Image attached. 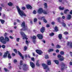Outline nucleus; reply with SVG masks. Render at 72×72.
<instances>
[{
    "label": "nucleus",
    "instance_id": "obj_19",
    "mask_svg": "<svg viewBox=\"0 0 72 72\" xmlns=\"http://www.w3.org/2000/svg\"><path fill=\"white\" fill-rule=\"evenodd\" d=\"M18 53L20 57H22V59H23V58H24V57H23V56H22V54H21V53L19 51H18Z\"/></svg>",
    "mask_w": 72,
    "mask_h": 72
},
{
    "label": "nucleus",
    "instance_id": "obj_62",
    "mask_svg": "<svg viewBox=\"0 0 72 72\" xmlns=\"http://www.w3.org/2000/svg\"><path fill=\"white\" fill-rule=\"evenodd\" d=\"M70 55L71 56V57H72V52H70Z\"/></svg>",
    "mask_w": 72,
    "mask_h": 72
},
{
    "label": "nucleus",
    "instance_id": "obj_55",
    "mask_svg": "<svg viewBox=\"0 0 72 72\" xmlns=\"http://www.w3.org/2000/svg\"><path fill=\"white\" fill-rule=\"evenodd\" d=\"M3 18H5V14H3Z\"/></svg>",
    "mask_w": 72,
    "mask_h": 72
},
{
    "label": "nucleus",
    "instance_id": "obj_12",
    "mask_svg": "<svg viewBox=\"0 0 72 72\" xmlns=\"http://www.w3.org/2000/svg\"><path fill=\"white\" fill-rule=\"evenodd\" d=\"M30 66L32 68H35V64H34L32 62H30Z\"/></svg>",
    "mask_w": 72,
    "mask_h": 72
},
{
    "label": "nucleus",
    "instance_id": "obj_18",
    "mask_svg": "<svg viewBox=\"0 0 72 72\" xmlns=\"http://www.w3.org/2000/svg\"><path fill=\"white\" fill-rule=\"evenodd\" d=\"M72 17L71 16V15H68V16L67 17V19H71V17Z\"/></svg>",
    "mask_w": 72,
    "mask_h": 72
},
{
    "label": "nucleus",
    "instance_id": "obj_57",
    "mask_svg": "<svg viewBox=\"0 0 72 72\" xmlns=\"http://www.w3.org/2000/svg\"><path fill=\"white\" fill-rule=\"evenodd\" d=\"M26 43L27 44V45H28V42L27 40H26Z\"/></svg>",
    "mask_w": 72,
    "mask_h": 72
},
{
    "label": "nucleus",
    "instance_id": "obj_29",
    "mask_svg": "<svg viewBox=\"0 0 72 72\" xmlns=\"http://www.w3.org/2000/svg\"><path fill=\"white\" fill-rule=\"evenodd\" d=\"M55 32H57V31H58V27L57 26H55Z\"/></svg>",
    "mask_w": 72,
    "mask_h": 72
},
{
    "label": "nucleus",
    "instance_id": "obj_49",
    "mask_svg": "<svg viewBox=\"0 0 72 72\" xmlns=\"http://www.w3.org/2000/svg\"><path fill=\"white\" fill-rule=\"evenodd\" d=\"M4 69L6 71V72H7V71H8V69L6 68H4Z\"/></svg>",
    "mask_w": 72,
    "mask_h": 72
},
{
    "label": "nucleus",
    "instance_id": "obj_52",
    "mask_svg": "<svg viewBox=\"0 0 72 72\" xmlns=\"http://www.w3.org/2000/svg\"><path fill=\"white\" fill-rule=\"evenodd\" d=\"M61 57H62V56H61V55H58V58H60Z\"/></svg>",
    "mask_w": 72,
    "mask_h": 72
},
{
    "label": "nucleus",
    "instance_id": "obj_43",
    "mask_svg": "<svg viewBox=\"0 0 72 72\" xmlns=\"http://www.w3.org/2000/svg\"><path fill=\"white\" fill-rule=\"evenodd\" d=\"M68 34V32H65L64 33V35H67V34Z\"/></svg>",
    "mask_w": 72,
    "mask_h": 72
},
{
    "label": "nucleus",
    "instance_id": "obj_32",
    "mask_svg": "<svg viewBox=\"0 0 72 72\" xmlns=\"http://www.w3.org/2000/svg\"><path fill=\"white\" fill-rule=\"evenodd\" d=\"M33 21L35 23H36V22H37V18H34L33 20Z\"/></svg>",
    "mask_w": 72,
    "mask_h": 72
},
{
    "label": "nucleus",
    "instance_id": "obj_4",
    "mask_svg": "<svg viewBox=\"0 0 72 72\" xmlns=\"http://www.w3.org/2000/svg\"><path fill=\"white\" fill-rule=\"evenodd\" d=\"M27 64H24L23 65L22 68L23 70L26 71H28V68H26Z\"/></svg>",
    "mask_w": 72,
    "mask_h": 72
},
{
    "label": "nucleus",
    "instance_id": "obj_59",
    "mask_svg": "<svg viewBox=\"0 0 72 72\" xmlns=\"http://www.w3.org/2000/svg\"><path fill=\"white\" fill-rule=\"evenodd\" d=\"M33 43H34V44L36 42V40H35L33 39Z\"/></svg>",
    "mask_w": 72,
    "mask_h": 72
},
{
    "label": "nucleus",
    "instance_id": "obj_10",
    "mask_svg": "<svg viewBox=\"0 0 72 72\" xmlns=\"http://www.w3.org/2000/svg\"><path fill=\"white\" fill-rule=\"evenodd\" d=\"M8 53L9 51H6V52L4 53L3 55V57L4 58H6V57H7V55H8Z\"/></svg>",
    "mask_w": 72,
    "mask_h": 72
},
{
    "label": "nucleus",
    "instance_id": "obj_40",
    "mask_svg": "<svg viewBox=\"0 0 72 72\" xmlns=\"http://www.w3.org/2000/svg\"><path fill=\"white\" fill-rule=\"evenodd\" d=\"M45 58L46 59H48V58H49V57L48 56V55H46L45 56Z\"/></svg>",
    "mask_w": 72,
    "mask_h": 72
},
{
    "label": "nucleus",
    "instance_id": "obj_11",
    "mask_svg": "<svg viewBox=\"0 0 72 72\" xmlns=\"http://www.w3.org/2000/svg\"><path fill=\"white\" fill-rule=\"evenodd\" d=\"M40 19H43L44 22L45 23L47 22V21H46V20L45 18V17H40Z\"/></svg>",
    "mask_w": 72,
    "mask_h": 72
},
{
    "label": "nucleus",
    "instance_id": "obj_14",
    "mask_svg": "<svg viewBox=\"0 0 72 72\" xmlns=\"http://www.w3.org/2000/svg\"><path fill=\"white\" fill-rule=\"evenodd\" d=\"M26 7L27 9H31L32 8V6H31L30 4L26 5Z\"/></svg>",
    "mask_w": 72,
    "mask_h": 72
},
{
    "label": "nucleus",
    "instance_id": "obj_42",
    "mask_svg": "<svg viewBox=\"0 0 72 72\" xmlns=\"http://www.w3.org/2000/svg\"><path fill=\"white\" fill-rule=\"evenodd\" d=\"M23 63V61L22 60H21L20 61V65H22V64H23V63Z\"/></svg>",
    "mask_w": 72,
    "mask_h": 72
},
{
    "label": "nucleus",
    "instance_id": "obj_56",
    "mask_svg": "<svg viewBox=\"0 0 72 72\" xmlns=\"http://www.w3.org/2000/svg\"><path fill=\"white\" fill-rule=\"evenodd\" d=\"M22 10H25L26 8L25 7H22Z\"/></svg>",
    "mask_w": 72,
    "mask_h": 72
},
{
    "label": "nucleus",
    "instance_id": "obj_28",
    "mask_svg": "<svg viewBox=\"0 0 72 72\" xmlns=\"http://www.w3.org/2000/svg\"><path fill=\"white\" fill-rule=\"evenodd\" d=\"M42 13H43V14H48L47 12L44 10H43Z\"/></svg>",
    "mask_w": 72,
    "mask_h": 72
},
{
    "label": "nucleus",
    "instance_id": "obj_44",
    "mask_svg": "<svg viewBox=\"0 0 72 72\" xmlns=\"http://www.w3.org/2000/svg\"><path fill=\"white\" fill-rule=\"evenodd\" d=\"M24 51H26V50L27 49V46H25L24 47Z\"/></svg>",
    "mask_w": 72,
    "mask_h": 72
},
{
    "label": "nucleus",
    "instance_id": "obj_61",
    "mask_svg": "<svg viewBox=\"0 0 72 72\" xmlns=\"http://www.w3.org/2000/svg\"><path fill=\"white\" fill-rule=\"evenodd\" d=\"M42 42H44V43H45V42H45V40H42Z\"/></svg>",
    "mask_w": 72,
    "mask_h": 72
},
{
    "label": "nucleus",
    "instance_id": "obj_53",
    "mask_svg": "<svg viewBox=\"0 0 72 72\" xmlns=\"http://www.w3.org/2000/svg\"><path fill=\"white\" fill-rule=\"evenodd\" d=\"M14 51H15V53H17V50H16V49H14Z\"/></svg>",
    "mask_w": 72,
    "mask_h": 72
},
{
    "label": "nucleus",
    "instance_id": "obj_17",
    "mask_svg": "<svg viewBox=\"0 0 72 72\" xmlns=\"http://www.w3.org/2000/svg\"><path fill=\"white\" fill-rule=\"evenodd\" d=\"M69 44H70V48H72V42H68L67 43L68 45H69Z\"/></svg>",
    "mask_w": 72,
    "mask_h": 72
},
{
    "label": "nucleus",
    "instance_id": "obj_33",
    "mask_svg": "<svg viewBox=\"0 0 72 72\" xmlns=\"http://www.w3.org/2000/svg\"><path fill=\"white\" fill-rule=\"evenodd\" d=\"M44 8L46 9L47 8H48V6H47V4L46 3H45L44 4Z\"/></svg>",
    "mask_w": 72,
    "mask_h": 72
},
{
    "label": "nucleus",
    "instance_id": "obj_6",
    "mask_svg": "<svg viewBox=\"0 0 72 72\" xmlns=\"http://www.w3.org/2000/svg\"><path fill=\"white\" fill-rule=\"evenodd\" d=\"M36 52L37 53L39 54V55H41L43 53V52L40 50H36Z\"/></svg>",
    "mask_w": 72,
    "mask_h": 72
},
{
    "label": "nucleus",
    "instance_id": "obj_54",
    "mask_svg": "<svg viewBox=\"0 0 72 72\" xmlns=\"http://www.w3.org/2000/svg\"><path fill=\"white\" fill-rule=\"evenodd\" d=\"M32 60H33V61H35V59H34V58L33 57H32L31 58Z\"/></svg>",
    "mask_w": 72,
    "mask_h": 72
},
{
    "label": "nucleus",
    "instance_id": "obj_21",
    "mask_svg": "<svg viewBox=\"0 0 72 72\" xmlns=\"http://www.w3.org/2000/svg\"><path fill=\"white\" fill-rule=\"evenodd\" d=\"M53 62L57 64H59V61L58 60H54Z\"/></svg>",
    "mask_w": 72,
    "mask_h": 72
},
{
    "label": "nucleus",
    "instance_id": "obj_45",
    "mask_svg": "<svg viewBox=\"0 0 72 72\" xmlns=\"http://www.w3.org/2000/svg\"><path fill=\"white\" fill-rule=\"evenodd\" d=\"M33 13L34 14H36V10H34L33 11Z\"/></svg>",
    "mask_w": 72,
    "mask_h": 72
},
{
    "label": "nucleus",
    "instance_id": "obj_37",
    "mask_svg": "<svg viewBox=\"0 0 72 72\" xmlns=\"http://www.w3.org/2000/svg\"><path fill=\"white\" fill-rule=\"evenodd\" d=\"M53 35H54V33H51L50 34V36H53Z\"/></svg>",
    "mask_w": 72,
    "mask_h": 72
},
{
    "label": "nucleus",
    "instance_id": "obj_41",
    "mask_svg": "<svg viewBox=\"0 0 72 72\" xmlns=\"http://www.w3.org/2000/svg\"><path fill=\"white\" fill-rule=\"evenodd\" d=\"M2 47L4 49L5 48V46L4 45H3L2 46Z\"/></svg>",
    "mask_w": 72,
    "mask_h": 72
},
{
    "label": "nucleus",
    "instance_id": "obj_46",
    "mask_svg": "<svg viewBox=\"0 0 72 72\" xmlns=\"http://www.w3.org/2000/svg\"><path fill=\"white\" fill-rule=\"evenodd\" d=\"M19 38H17L16 39L17 41V42H19Z\"/></svg>",
    "mask_w": 72,
    "mask_h": 72
},
{
    "label": "nucleus",
    "instance_id": "obj_5",
    "mask_svg": "<svg viewBox=\"0 0 72 72\" xmlns=\"http://www.w3.org/2000/svg\"><path fill=\"white\" fill-rule=\"evenodd\" d=\"M42 66L43 67L44 69H46L47 71H49V67H48V66L46 65L45 64H42Z\"/></svg>",
    "mask_w": 72,
    "mask_h": 72
},
{
    "label": "nucleus",
    "instance_id": "obj_58",
    "mask_svg": "<svg viewBox=\"0 0 72 72\" xmlns=\"http://www.w3.org/2000/svg\"><path fill=\"white\" fill-rule=\"evenodd\" d=\"M56 53H59V50H56Z\"/></svg>",
    "mask_w": 72,
    "mask_h": 72
},
{
    "label": "nucleus",
    "instance_id": "obj_47",
    "mask_svg": "<svg viewBox=\"0 0 72 72\" xmlns=\"http://www.w3.org/2000/svg\"><path fill=\"white\" fill-rule=\"evenodd\" d=\"M9 37L10 38V39H14V38L13 37L11 36H10Z\"/></svg>",
    "mask_w": 72,
    "mask_h": 72
},
{
    "label": "nucleus",
    "instance_id": "obj_35",
    "mask_svg": "<svg viewBox=\"0 0 72 72\" xmlns=\"http://www.w3.org/2000/svg\"><path fill=\"white\" fill-rule=\"evenodd\" d=\"M59 9L61 10H63L64 9V7H61L60 6L59 8Z\"/></svg>",
    "mask_w": 72,
    "mask_h": 72
},
{
    "label": "nucleus",
    "instance_id": "obj_38",
    "mask_svg": "<svg viewBox=\"0 0 72 72\" xmlns=\"http://www.w3.org/2000/svg\"><path fill=\"white\" fill-rule=\"evenodd\" d=\"M64 53V51H61L60 52V54L61 55H63Z\"/></svg>",
    "mask_w": 72,
    "mask_h": 72
},
{
    "label": "nucleus",
    "instance_id": "obj_34",
    "mask_svg": "<svg viewBox=\"0 0 72 72\" xmlns=\"http://www.w3.org/2000/svg\"><path fill=\"white\" fill-rule=\"evenodd\" d=\"M69 11V10L68 9H66V10H64V13H65V14H67V12H68Z\"/></svg>",
    "mask_w": 72,
    "mask_h": 72
},
{
    "label": "nucleus",
    "instance_id": "obj_15",
    "mask_svg": "<svg viewBox=\"0 0 72 72\" xmlns=\"http://www.w3.org/2000/svg\"><path fill=\"white\" fill-rule=\"evenodd\" d=\"M44 31H45V28L42 27L40 30V32L42 33H43V32H44Z\"/></svg>",
    "mask_w": 72,
    "mask_h": 72
},
{
    "label": "nucleus",
    "instance_id": "obj_25",
    "mask_svg": "<svg viewBox=\"0 0 72 72\" xmlns=\"http://www.w3.org/2000/svg\"><path fill=\"white\" fill-rule=\"evenodd\" d=\"M0 21L1 22L2 24H4V22H5V20H2L1 19H0Z\"/></svg>",
    "mask_w": 72,
    "mask_h": 72
},
{
    "label": "nucleus",
    "instance_id": "obj_64",
    "mask_svg": "<svg viewBox=\"0 0 72 72\" xmlns=\"http://www.w3.org/2000/svg\"><path fill=\"white\" fill-rule=\"evenodd\" d=\"M70 64L71 66H72V62H71L69 63Z\"/></svg>",
    "mask_w": 72,
    "mask_h": 72
},
{
    "label": "nucleus",
    "instance_id": "obj_60",
    "mask_svg": "<svg viewBox=\"0 0 72 72\" xmlns=\"http://www.w3.org/2000/svg\"><path fill=\"white\" fill-rule=\"evenodd\" d=\"M65 16H63L62 17V19H65Z\"/></svg>",
    "mask_w": 72,
    "mask_h": 72
},
{
    "label": "nucleus",
    "instance_id": "obj_27",
    "mask_svg": "<svg viewBox=\"0 0 72 72\" xmlns=\"http://www.w3.org/2000/svg\"><path fill=\"white\" fill-rule=\"evenodd\" d=\"M53 50H54L53 49H50L48 50V51L50 52L51 51H53Z\"/></svg>",
    "mask_w": 72,
    "mask_h": 72
},
{
    "label": "nucleus",
    "instance_id": "obj_9",
    "mask_svg": "<svg viewBox=\"0 0 72 72\" xmlns=\"http://www.w3.org/2000/svg\"><path fill=\"white\" fill-rule=\"evenodd\" d=\"M37 37L39 39H42L43 36L41 34H39L37 35Z\"/></svg>",
    "mask_w": 72,
    "mask_h": 72
},
{
    "label": "nucleus",
    "instance_id": "obj_39",
    "mask_svg": "<svg viewBox=\"0 0 72 72\" xmlns=\"http://www.w3.org/2000/svg\"><path fill=\"white\" fill-rule=\"evenodd\" d=\"M36 39V36H33L32 38L33 39V40H35V39Z\"/></svg>",
    "mask_w": 72,
    "mask_h": 72
},
{
    "label": "nucleus",
    "instance_id": "obj_7",
    "mask_svg": "<svg viewBox=\"0 0 72 72\" xmlns=\"http://www.w3.org/2000/svg\"><path fill=\"white\" fill-rule=\"evenodd\" d=\"M20 33L22 36V37H23L24 38H25L26 40H27L28 39V38L26 37V36L25 35V34L23 33V32H21Z\"/></svg>",
    "mask_w": 72,
    "mask_h": 72
},
{
    "label": "nucleus",
    "instance_id": "obj_48",
    "mask_svg": "<svg viewBox=\"0 0 72 72\" xmlns=\"http://www.w3.org/2000/svg\"><path fill=\"white\" fill-rule=\"evenodd\" d=\"M7 35H8V34L7 33H6L4 35V36L5 37H6V36H7Z\"/></svg>",
    "mask_w": 72,
    "mask_h": 72
},
{
    "label": "nucleus",
    "instance_id": "obj_22",
    "mask_svg": "<svg viewBox=\"0 0 72 72\" xmlns=\"http://www.w3.org/2000/svg\"><path fill=\"white\" fill-rule=\"evenodd\" d=\"M7 56L8 57V58H9V59H11V58H12V57L11 56V55H10V53H9V52L7 55Z\"/></svg>",
    "mask_w": 72,
    "mask_h": 72
},
{
    "label": "nucleus",
    "instance_id": "obj_26",
    "mask_svg": "<svg viewBox=\"0 0 72 72\" xmlns=\"http://www.w3.org/2000/svg\"><path fill=\"white\" fill-rule=\"evenodd\" d=\"M8 4L10 6H13V4L10 2L8 3Z\"/></svg>",
    "mask_w": 72,
    "mask_h": 72
},
{
    "label": "nucleus",
    "instance_id": "obj_36",
    "mask_svg": "<svg viewBox=\"0 0 72 72\" xmlns=\"http://www.w3.org/2000/svg\"><path fill=\"white\" fill-rule=\"evenodd\" d=\"M56 48H58V49H59V48H60V46H59V45L58 44H57L56 46Z\"/></svg>",
    "mask_w": 72,
    "mask_h": 72
},
{
    "label": "nucleus",
    "instance_id": "obj_3",
    "mask_svg": "<svg viewBox=\"0 0 72 72\" xmlns=\"http://www.w3.org/2000/svg\"><path fill=\"white\" fill-rule=\"evenodd\" d=\"M0 42H1L3 44H5L6 43V41L3 37H0Z\"/></svg>",
    "mask_w": 72,
    "mask_h": 72
},
{
    "label": "nucleus",
    "instance_id": "obj_63",
    "mask_svg": "<svg viewBox=\"0 0 72 72\" xmlns=\"http://www.w3.org/2000/svg\"><path fill=\"white\" fill-rule=\"evenodd\" d=\"M51 24H53H53H55V22H51Z\"/></svg>",
    "mask_w": 72,
    "mask_h": 72
},
{
    "label": "nucleus",
    "instance_id": "obj_20",
    "mask_svg": "<svg viewBox=\"0 0 72 72\" xmlns=\"http://www.w3.org/2000/svg\"><path fill=\"white\" fill-rule=\"evenodd\" d=\"M64 59V58L62 56L59 59V60L60 61H63Z\"/></svg>",
    "mask_w": 72,
    "mask_h": 72
},
{
    "label": "nucleus",
    "instance_id": "obj_2",
    "mask_svg": "<svg viewBox=\"0 0 72 72\" xmlns=\"http://www.w3.org/2000/svg\"><path fill=\"white\" fill-rule=\"evenodd\" d=\"M21 26L22 27L24 28V29L23 30L22 28L21 29V31H30V30L28 29L27 26L25 25V23L24 22H22V24H21Z\"/></svg>",
    "mask_w": 72,
    "mask_h": 72
},
{
    "label": "nucleus",
    "instance_id": "obj_30",
    "mask_svg": "<svg viewBox=\"0 0 72 72\" xmlns=\"http://www.w3.org/2000/svg\"><path fill=\"white\" fill-rule=\"evenodd\" d=\"M60 19H61V18L60 17H58L57 18V19L58 21V22H60V23H63L61 22L60 21Z\"/></svg>",
    "mask_w": 72,
    "mask_h": 72
},
{
    "label": "nucleus",
    "instance_id": "obj_23",
    "mask_svg": "<svg viewBox=\"0 0 72 72\" xmlns=\"http://www.w3.org/2000/svg\"><path fill=\"white\" fill-rule=\"evenodd\" d=\"M5 39L6 40V42L7 41V42H8L9 41V37H5Z\"/></svg>",
    "mask_w": 72,
    "mask_h": 72
},
{
    "label": "nucleus",
    "instance_id": "obj_51",
    "mask_svg": "<svg viewBox=\"0 0 72 72\" xmlns=\"http://www.w3.org/2000/svg\"><path fill=\"white\" fill-rule=\"evenodd\" d=\"M17 62V60H16V59H15L14 60V63H16V62Z\"/></svg>",
    "mask_w": 72,
    "mask_h": 72
},
{
    "label": "nucleus",
    "instance_id": "obj_1",
    "mask_svg": "<svg viewBox=\"0 0 72 72\" xmlns=\"http://www.w3.org/2000/svg\"><path fill=\"white\" fill-rule=\"evenodd\" d=\"M16 8L17 10V11L18 12V13L21 17H22L23 16L26 17V15L24 13L23 11L22 10H21L19 7V6H16Z\"/></svg>",
    "mask_w": 72,
    "mask_h": 72
},
{
    "label": "nucleus",
    "instance_id": "obj_8",
    "mask_svg": "<svg viewBox=\"0 0 72 72\" xmlns=\"http://www.w3.org/2000/svg\"><path fill=\"white\" fill-rule=\"evenodd\" d=\"M61 68L62 70H63L66 68V66H65V64H64L62 63L61 65Z\"/></svg>",
    "mask_w": 72,
    "mask_h": 72
},
{
    "label": "nucleus",
    "instance_id": "obj_16",
    "mask_svg": "<svg viewBox=\"0 0 72 72\" xmlns=\"http://www.w3.org/2000/svg\"><path fill=\"white\" fill-rule=\"evenodd\" d=\"M58 37L59 40H62V34H59L58 36Z\"/></svg>",
    "mask_w": 72,
    "mask_h": 72
},
{
    "label": "nucleus",
    "instance_id": "obj_13",
    "mask_svg": "<svg viewBox=\"0 0 72 72\" xmlns=\"http://www.w3.org/2000/svg\"><path fill=\"white\" fill-rule=\"evenodd\" d=\"M43 11V10H42V9L41 8H39V10H38V13H42V11Z\"/></svg>",
    "mask_w": 72,
    "mask_h": 72
},
{
    "label": "nucleus",
    "instance_id": "obj_31",
    "mask_svg": "<svg viewBox=\"0 0 72 72\" xmlns=\"http://www.w3.org/2000/svg\"><path fill=\"white\" fill-rule=\"evenodd\" d=\"M39 60H38L37 61V63L36 64L37 66H38V67H39L40 66V64H39Z\"/></svg>",
    "mask_w": 72,
    "mask_h": 72
},
{
    "label": "nucleus",
    "instance_id": "obj_24",
    "mask_svg": "<svg viewBox=\"0 0 72 72\" xmlns=\"http://www.w3.org/2000/svg\"><path fill=\"white\" fill-rule=\"evenodd\" d=\"M47 64L48 65H51V61L50 60H48L47 61Z\"/></svg>",
    "mask_w": 72,
    "mask_h": 72
},
{
    "label": "nucleus",
    "instance_id": "obj_50",
    "mask_svg": "<svg viewBox=\"0 0 72 72\" xmlns=\"http://www.w3.org/2000/svg\"><path fill=\"white\" fill-rule=\"evenodd\" d=\"M63 26H64V27H66V24H65V23H63Z\"/></svg>",
    "mask_w": 72,
    "mask_h": 72
}]
</instances>
